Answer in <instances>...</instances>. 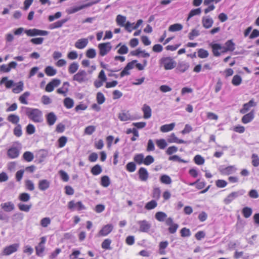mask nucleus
<instances>
[{
    "label": "nucleus",
    "mask_w": 259,
    "mask_h": 259,
    "mask_svg": "<svg viewBox=\"0 0 259 259\" xmlns=\"http://www.w3.org/2000/svg\"><path fill=\"white\" fill-rule=\"evenodd\" d=\"M139 178L142 181H146L149 177V173L145 167H140L138 170Z\"/></svg>",
    "instance_id": "obj_16"
},
{
    "label": "nucleus",
    "mask_w": 259,
    "mask_h": 259,
    "mask_svg": "<svg viewBox=\"0 0 259 259\" xmlns=\"http://www.w3.org/2000/svg\"><path fill=\"white\" fill-rule=\"evenodd\" d=\"M189 64L185 61H182L178 63L176 69L181 73L185 72L189 68Z\"/></svg>",
    "instance_id": "obj_23"
},
{
    "label": "nucleus",
    "mask_w": 259,
    "mask_h": 259,
    "mask_svg": "<svg viewBox=\"0 0 259 259\" xmlns=\"http://www.w3.org/2000/svg\"><path fill=\"white\" fill-rule=\"evenodd\" d=\"M157 146L161 149H164L167 145L165 140L163 139L157 140L156 141Z\"/></svg>",
    "instance_id": "obj_53"
},
{
    "label": "nucleus",
    "mask_w": 259,
    "mask_h": 259,
    "mask_svg": "<svg viewBox=\"0 0 259 259\" xmlns=\"http://www.w3.org/2000/svg\"><path fill=\"white\" fill-rule=\"evenodd\" d=\"M45 71L46 74L49 76H53L57 73L56 69L51 66L46 67Z\"/></svg>",
    "instance_id": "obj_39"
},
{
    "label": "nucleus",
    "mask_w": 259,
    "mask_h": 259,
    "mask_svg": "<svg viewBox=\"0 0 259 259\" xmlns=\"http://www.w3.org/2000/svg\"><path fill=\"white\" fill-rule=\"evenodd\" d=\"M256 105L253 99H251L248 103L243 105V108L241 110V112L244 114L248 111L250 107L255 106Z\"/></svg>",
    "instance_id": "obj_25"
},
{
    "label": "nucleus",
    "mask_w": 259,
    "mask_h": 259,
    "mask_svg": "<svg viewBox=\"0 0 259 259\" xmlns=\"http://www.w3.org/2000/svg\"><path fill=\"white\" fill-rule=\"evenodd\" d=\"M25 33L29 36H35L37 35L46 36L49 34V32L46 30L33 28L25 30Z\"/></svg>",
    "instance_id": "obj_7"
},
{
    "label": "nucleus",
    "mask_w": 259,
    "mask_h": 259,
    "mask_svg": "<svg viewBox=\"0 0 259 259\" xmlns=\"http://www.w3.org/2000/svg\"><path fill=\"white\" fill-rule=\"evenodd\" d=\"M67 142V138L65 136H61L58 140V147L62 148L64 147Z\"/></svg>",
    "instance_id": "obj_61"
},
{
    "label": "nucleus",
    "mask_w": 259,
    "mask_h": 259,
    "mask_svg": "<svg viewBox=\"0 0 259 259\" xmlns=\"http://www.w3.org/2000/svg\"><path fill=\"white\" fill-rule=\"evenodd\" d=\"M202 24L205 28L208 29L212 26L213 20L210 16H204L202 18Z\"/></svg>",
    "instance_id": "obj_15"
},
{
    "label": "nucleus",
    "mask_w": 259,
    "mask_h": 259,
    "mask_svg": "<svg viewBox=\"0 0 259 259\" xmlns=\"http://www.w3.org/2000/svg\"><path fill=\"white\" fill-rule=\"evenodd\" d=\"M7 120L13 124H16V125L19 124L20 118L19 116L16 114H11L8 115Z\"/></svg>",
    "instance_id": "obj_28"
},
{
    "label": "nucleus",
    "mask_w": 259,
    "mask_h": 259,
    "mask_svg": "<svg viewBox=\"0 0 259 259\" xmlns=\"http://www.w3.org/2000/svg\"><path fill=\"white\" fill-rule=\"evenodd\" d=\"M134 161L139 165L143 163L144 160V155L143 153L136 154L134 157Z\"/></svg>",
    "instance_id": "obj_34"
},
{
    "label": "nucleus",
    "mask_w": 259,
    "mask_h": 259,
    "mask_svg": "<svg viewBox=\"0 0 259 259\" xmlns=\"http://www.w3.org/2000/svg\"><path fill=\"white\" fill-rule=\"evenodd\" d=\"M85 8H88L87 4L79 6L72 7L68 10L67 13L69 14H73Z\"/></svg>",
    "instance_id": "obj_31"
},
{
    "label": "nucleus",
    "mask_w": 259,
    "mask_h": 259,
    "mask_svg": "<svg viewBox=\"0 0 259 259\" xmlns=\"http://www.w3.org/2000/svg\"><path fill=\"white\" fill-rule=\"evenodd\" d=\"M201 12V8H197L195 9L191 10V11L189 12L188 14V16L187 19V21H189V19L192 18V17L195 16V15H198L200 14Z\"/></svg>",
    "instance_id": "obj_48"
},
{
    "label": "nucleus",
    "mask_w": 259,
    "mask_h": 259,
    "mask_svg": "<svg viewBox=\"0 0 259 259\" xmlns=\"http://www.w3.org/2000/svg\"><path fill=\"white\" fill-rule=\"evenodd\" d=\"M18 198L22 202H27L30 200V196L27 193H22L19 195Z\"/></svg>",
    "instance_id": "obj_55"
},
{
    "label": "nucleus",
    "mask_w": 259,
    "mask_h": 259,
    "mask_svg": "<svg viewBox=\"0 0 259 259\" xmlns=\"http://www.w3.org/2000/svg\"><path fill=\"white\" fill-rule=\"evenodd\" d=\"M237 168L234 165H230L224 167L223 165L220 166L219 170L223 175H230L236 172Z\"/></svg>",
    "instance_id": "obj_9"
},
{
    "label": "nucleus",
    "mask_w": 259,
    "mask_h": 259,
    "mask_svg": "<svg viewBox=\"0 0 259 259\" xmlns=\"http://www.w3.org/2000/svg\"><path fill=\"white\" fill-rule=\"evenodd\" d=\"M1 207L6 212H11L15 209L14 203L11 201L2 203Z\"/></svg>",
    "instance_id": "obj_20"
},
{
    "label": "nucleus",
    "mask_w": 259,
    "mask_h": 259,
    "mask_svg": "<svg viewBox=\"0 0 259 259\" xmlns=\"http://www.w3.org/2000/svg\"><path fill=\"white\" fill-rule=\"evenodd\" d=\"M167 142L169 143H176L178 144H187L191 143L190 141H184L182 139H179L174 133L171 134L169 138L167 139Z\"/></svg>",
    "instance_id": "obj_14"
},
{
    "label": "nucleus",
    "mask_w": 259,
    "mask_h": 259,
    "mask_svg": "<svg viewBox=\"0 0 259 259\" xmlns=\"http://www.w3.org/2000/svg\"><path fill=\"white\" fill-rule=\"evenodd\" d=\"M253 118H254L253 112L252 111H251L249 113L244 115L242 117L241 120L243 123L246 124V123H248L250 122V121H251L253 119Z\"/></svg>",
    "instance_id": "obj_27"
},
{
    "label": "nucleus",
    "mask_w": 259,
    "mask_h": 259,
    "mask_svg": "<svg viewBox=\"0 0 259 259\" xmlns=\"http://www.w3.org/2000/svg\"><path fill=\"white\" fill-rule=\"evenodd\" d=\"M21 111L34 122L40 123L43 121L42 113L38 109L23 106Z\"/></svg>",
    "instance_id": "obj_1"
},
{
    "label": "nucleus",
    "mask_w": 259,
    "mask_h": 259,
    "mask_svg": "<svg viewBox=\"0 0 259 259\" xmlns=\"http://www.w3.org/2000/svg\"><path fill=\"white\" fill-rule=\"evenodd\" d=\"M68 208L72 211L75 209L80 211L85 209V207L81 201L75 203L74 200H71L68 203Z\"/></svg>",
    "instance_id": "obj_8"
},
{
    "label": "nucleus",
    "mask_w": 259,
    "mask_h": 259,
    "mask_svg": "<svg viewBox=\"0 0 259 259\" xmlns=\"http://www.w3.org/2000/svg\"><path fill=\"white\" fill-rule=\"evenodd\" d=\"M88 42L87 38L79 39L75 42L74 46L78 49H83L87 46Z\"/></svg>",
    "instance_id": "obj_21"
},
{
    "label": "nucleus",
    "mask_w": 259,
    "mask_h": 259,
    "mask_svg": "<svg viewBox=\"0 0 259 259\" xmlns=\"http://www.w3.org/2000/svg\"><path fill=\"white\" fill-rule=\"evenodd\" d=\"M51 222V219L49 217H46L44 218H42L40 222V225L46 228L49 225H50Z\"/></svg>",
    "instance_id": "obj_59"
},
{
    "label": "nucleus",
    "mask_w": 259,
    "mask_h": 259,
    "mask_svg": "<svg viewBox=\"0 0 259 259\" xmlns=\"http://www.w3.org/2000/svg\"><path fill=\"white\" fill-rule=\"evenodd\" d=\"M167 218V214L163 211H158L155 214V218L159 222H164Z\"/></svg>",
    "instance_id": "obj_30"
},
{
    "label": "nucleus",
    "mask_w": 259,
    "mask_h": 259,
    "mask_svg": "<svg viewBox=\"0 0 259 259\" xmlns=\"http://www.w3.org/2000/svg\"><path fill=\"white\" fill-rule=\"evenodd\" d=\"M22 157L26 161L30 162L33 160L34 155L30 151H26L23 153Z\"/></svg>",
    "instance_id": "obj_42"
},
{
    "label": "nucleus",
    "mask_w": 259,
    "mask_h": 259,
    "mask_svg": "<svg viewBox=\"0 0 259 259\" xmlns=\"http://www.w3.org/2000/svg\"><path fill=\"white\" fill-rule=\"evenodd\" d=\"M138 224L139 225V231L141 232H149L151 224L146 220L139 221Z\"/></svg>",
    "instance_id": "obj_10"
},
{
    "label": "nucleus",
    "mask_w": 259,
    "mask_h": 259,
    "mask_svg": "<svg viewBox=\"0 0 259 259\" xmlns=\"http://www.w3.org/2000/svg\"><path fill=\"white\" fill-rule=\"evenodd\" d=\"M64 105L66 108L70 109L73 107L74 101L69 97L66 98L64 100Z\"/></svg>",
    "instance_id": "obj_45"
},
{
    "label": "nucleus",
    "mask_w": 259,
    "mask_h": 259,
    "mask_svg": "<svg viewBox=\"0 0 259 259\" xmlns=\"http://www.w3.org/2000/svg\"><path fill=\"white\" fill-rule=\"evenodd\" d=\"M119 119L122 121H126L131 119V115L128 112H122L118 114Z\"/></svg>",
    "instance_id": "obj_40"
},
{
    "label": "nucleus",
    "mask_w": 259,
    "mask_h": 259,
    "mask_svg": "<svg viewBox=\"0 0 259 259\" xmlns=\"http://www.w3.org/2000/svg\"><path fill=\"white\" fill-rule=\"evenodd\" d=\"M68 18H65L62 20L56 21L54 23H51L49 26V28L50 29H54L61 27L64 23L67 22L68 21Z\"/></svg>",
    "instance_id": "obj_18"
},
{
    "label": "nucleus",
    "mask_w": 259,
    "mask_h": 259,
    "mask_svg": "<svg viewBox=\"0 0 259 259\" xmlns=\"http://www.w3.org/2000/svg\"><path fill=\"white\" fill-rule=\"evenodd\" d=\"M86 56L90 59H93L96 57L97 53L95 49H89L86 52Z\"/></svg>",
    "instance_id": "obj_57"
},
{
    "label": "nucleus",
    "mask_w": 259,
    "mask_h": 259,
    "mask_svg": "<svg viewBox=\"0 0 259 259\" xmlns=\"http://www.w3.org/2000/svg\"><path fill=\"white\" fill-rule=\"evenodd\" d=\"M61 80L59 79L54 78L49 82L46 87L45 90L48 92H51L54 91L55 87L60 85Z\"/></svg>",
    "instance_id": "obj_12"
},
{
    "label": "nucleus",
    "mask_w": 259,
    "mask_h": 259,
    "mask_svg": "<svg viewBox=\"0 0 259 259\" xmlns=\"http://www.w3.org/2000/svg\"><path fill=\"white\" fill-rule=\"evenodd\" d=\"M91 171L93 175L97 176L102 172V169L99 164H96L91 168Z\"/></svg>",
    "instance_id": "obj_43"
},
{
    "label": "nucleus",
    "mask_w": 259,
    "mask_h": 259,
    "mask_svg": "<svg viewBox=\"0 0 259 259\" xmlns=\"http://www.w3.org/2000/svg\"><path fill=\"white\" fill-rule=\"evenodd\" d=\"M160 181L161 183L168 185L170 184L172 182L170 177L166 175H162L160 177Z\"/></svg>",
    "instance_id": "obj_38"
},
{
    "label": "nucleus",
    "mask_w": 259,
    "mask_h": 259,
    "mask_svg": "<svg viewBox=\"0 0 259 259\" xmlns=\"http://www.w3.org/2000/svg\"><path fill=\"white\" fill-rule=\"evenodd\" d=\"M195 163L197 165H202L204 163L205 160L200 155H196L194 158Z\"/></svg>",
    "instance_id": "obj_62"
},
{
    "label": "nucleus",
    "mask_w": 259,
    "mask_h": 259,
    "mask_svg": "<svg viewBox=\"0 0 259 259\" xmlns=\"http://www.w3.org/2000/svg\"><path fill=\"white\" fill-rule=\"evenodd\" d=\"M13 133L15 136L20 137L22 135V126L21 124H17L13 130Z\"/></svg>",
    "instance_id": "obj_52"
},
{
    "label": "nucleus",
    "mask_w": 259,
    "mask_h": 259,
    "mask_svg": "<svg viewBox=\"0 0 259 259\" xmlns=\"http://www.w3.org/2000/svg\"><path fill=\"white\" fill-rule=\"evenodd\" d=\"M96 100L99 104H102L105 101V98L103 93L98 92L97 94Z\"/></svg>",
    "instance_id": "obj_64"
},
{
    "label": "nucleus",
    "mask_w": 259,
    "mask_h": 259,
    "mask_svg": "<svg viewBox=\"0 0 259 259\" xmlns=\"http://www.w3.org/2000/svg\"><path fill=\"white\" fill-rule=\"evenodd\" d=\"M208 55L209 53L208 51L203 49H199L198 50V56L200 58H206Z\"/></svg>",
    "instance_id": "obj_56"
},
{
    "label": "nucleus",
    "mask_w": 259,
    "mask_h": 259,
    "mask_svg": "<svg viewBox=\"0 0 259 259\" xmlns=\"http://www.w3.org/2000/svg\"><path fill=\"white\" fill-rule=\"evenodd\" d=\"M225 45L226 47L225 51L232 52L235 49V45L231 39L227 40Z\"/></svg>",
    "instance_id": "obj_32"
},
{
    "label": "nucleus",
    "mask_w": 259,
    "mask_h": 259,
    "mask_svg": "<svg viewBox=\"0 0 259 259\" xmlns=\"http://www.w3.org/2000/svg\"><path fill=\"white\" fill-rule=\"evenodd\" d=\"M159 64L165 70H171L176 66L177 62L170 57H163L159 60Z\"/></svg>",
    "instance_id": "obj_3"
},
{
    "label": "nucleus",
    "mask_w": 259,
    "mask_h": 259,
    "mask_svg": "<svg viewBox=\"0 0 259 259\" xmlns=\"http://www.w3.org/2000/svg\"><path fill=\"white\" fill-rule=\"evenodd\" d=\"M47 123L52 126L54 124L57 119V116L53 112H50L46 115Z\"/></svg>",
    "instance_id": "obj_19"
},
{
    "label": "nucleus",
    "mask_w": 259,
    "mask_h": 259,
    "mask_svg": "<svg viewBox=\"0 0 259 259\" xmlns=\"http://www.w3.org/2000/svg\"><path fill=\"white\" fill-rule=\"evenodd\" d=\"M69 83L68 82H64L61 88L57 89V92L58 94H62L64 96H66L67 93L68 92V87Z\"/></svg>",
    "instance_id": "obj_24"
},
{
    "label": "nucleus",
    "mask_w": 259,
    "mask_h": 259,
    "mask_svg": "<svg viewBox=\"0 0 259 259\" xmlns=\"http://www.w3.org/2000/svg\"><path fill=\"white\" fill-rule=\"evenodd\" d=\"M111 242L112 241L110 239L107 238L105 239L102 243V248L106 250H111V247H110V244Z\"/></svg>",
    "instance_id": "obj_47"
},
{
    "label": "nucleus",
    "mask_w": 259,
    "mask_h": 259,
    "mask_svg": "<svg viewBox=\"0 0 259 259\" xmlns=\"http://www.w3.org/2000/svg\"><path fill=\"white\" fill-rule=\"evenodd\" d=\"M127 134L133 133L134 136L131 138L132 141H135L137 140V138L139 137V133L138 130L136 128H128L126 132Z\"/></svg>",
    "instance_id": "obj_33"
},
{
    "label": "nucleus",
    "mask_w": 259,
    "mask_h": 259,
    "mask_svg": "<svg viewBox=\"0 0 259 259\" xmlns=\"http://www.w3.org/2000/svg\"><path fill=\"white\" fill-rule=\"evenodd\" d=\"M23 82L22 81L19 82L17 85L13 89V92L15 94L20 93L23 90Z\"/></svg>",
    "instance_id": "obj_54"
},
{
    "label": "nucleus",
    "mask_w": 259,
    "mask_h": 259,
    "mask_svg": "<svg viewBox=\"0 0 259 259\" xmlns=\"http://www.w3.org/2000/svg\"><path fill=\"white\" fill-rule=\"evenodd\" d=\"M110 184V180L108 176H104L101 179V185L104 187H107Z\"/></svg>",
    "instance_id": "obj_44"
},
{
    "label": "nucleus",
    "mask_w": 259,
    "mask_h": 259,
    "mask_svg": "<svg viewBox=\"0 0 259 259\" xmlns=\"http://www.w3.org/2000/svg\"><path fill=\"white\" fill-rule=\"evenodd\" d=\"M18 207L19 209L21 211L28 212L30 210V208H31L32 205H27L23 203H19L18 204Z\"/></svg>",
    "instance_id": "obj_51"
},
{
    "label": "nucleus",
    "mask_w": 259,
    "mask_h": 259,
    "mask_svg": "<svg viewBox=\"0 0 259 259\" xmlns=\"http://www.w3.org/2000/svg\"><path fill=\"white\" fill-rule=\"evenodd\" d=\"M19 244L14 243L9 246H6L3 250V254L6 255H9L17 251Z\"/></svg>",
    "instance_id": "obj_13"
},
{
    "label": "nucleus",
    "mask_w": 259,
    "mask_h": 259,
    "mask_svg": "<svg viewBox=\"0 0 259 259\" xmlns=\"http://www.w3.org/2000/svg\"><path fill=\"white\" fill-rule=\"evenodd\" d=\"M73 80L77 81L79 83L85 82L88 80L87 72L84 70L80 69L77 73L73 75Z\"/></svg>",
    "instance_id": "obj_6"
},
{
    "label": "nucleus",
    "mask_w": 259,
    "mask_h": 259,
    "mask_svg": "<svg viewBox=\"0 0 259 259\" xmlns=\"http://www.w3.org/2000/svg\"><path fill=\"white\" fill-rule=\"evenodd\" d=\"M242 213L244 218H248L252 213V209L247 206L244 207L242 209Z\"/></svg>",
    "instance_id": "obj_36"
},
{
    "label": "nucleus",
    "mask_w": 259,
    "mask_h": 259,
    "mask_svg": "<svg viewBox=\"0 0 259 259\" xmlns=\"http://www.w3.org/2000/svg\"><path fill=\"white\" fill-rule=\"evenodd\" d=\"M113 226L111 224H107L104 226L99 231V235L102 236L108 235L113 230Z\"/></svg>",
    "instance_id": "obj_17"
},
{
    "label": "nucleus",
    "mask_w": 259,
    "mask_h": 259,
    "mask_svg": "<svg viewBox=\"0 0 259 259\" xmlns=\"http://www.w3.org/2000/svg\"><path fill=\"white\" fill-rule=\"evenodd\" d=\"M211 47L212 50L213 54L215 57H219L221 56V53L219 52V50H221L222 53L227 52L225 51L226 47L222 46L220 44H213L211 45Z\"/></svg>",
    "instance_id": "obj_11"
},
{
    "label": "nucleus",
    "mask_w": 259,
    "mask_h": 259,
    "mask_svg": "<svg viewBox=\"0 0 259 259\" xmlns=\"http://www.w3.org/2000/svg\"><path fill=\"white\" fill-rule=\"evenodd\" d=\"M242 82L241 77L239 75H235L232 80V83L235 86L239 85Z\"/></svg>",
    "instance_id": "obj_49"
},
{
    "label": "nucleus",
    "mask_w": 259,
    "mask_h": 259,
    "mask_svg": "<svg viewBox=\"0 0 259 259\" xmlns=\"http://www.w3.org/2000/svg\"><path fill=\"white\" fill-rule=\"evenodd\" d=\"M15 144H17L18 147L13 145L7 151L8 156L11 159L17 158L20 154L21 145L19 142H16Z\"/></svg>",
    "instance_id": "obj_4"
},
{
    "label": "nucleus",
    "mask_w": 259,
    "mask_h": 259,
    "mask_svg": "<svg viewBox=\"0 0 259 259\" xmlns=\"http://www.w3.org/2000/svg\"><path fill=\"white\" fill-rule=\"evenodd\" d=\"M30 95L29 92H25L22 95H21L19 98L20 102L24 104H28V102L26 100V98Z\"/></svg>",
    "instance_id": "obj_50"
},
{
    "label": "nucleus",
    "mask_w": 259,
    "mask_h": 259,
    "mask_svg": "<svg viewBox=\"0 0 259 259\" xmlns=\"http://www.w3.org/2000/svg\"><path fill=\"white\" fill-rule=\"evenodd\" d=\"M175 126V123L166 124L160 127V131L163 133H166L172 131Z\"/></svg>",
    "instance_id": "obj_29"
},
{
    "label": "nucleus",
    "mask_w": 259,
    "mask_h": 259,
    "mask_svg": "<svg viewBox=\"0 0 259 259\" xmlns=\"http://www.w3.org/2000/svg\"><path fill=\"white\" fill-rule=\"evenodd\" d=\"M200 35L199 31L195 29L192 30L191 32L188 35V37L190 40H193L195 37Z\"/></svg>",
    "instance_id": "obj_63"
},
{
    "label": "nucleus",
    "mask_w": 259,
    "mask_h": 259,
    "mask_svg": "<svg viewBox=\"0 0 259 259\" xmlns=\"http://www.w3.org/2000/svg\"><path fill=\"white\" fill-rule=\"evenodd\" d=\"M183 25L179 23H176L169 26L168 30L170 32H175L181 30L183 29Z\"/></svg>",
    "instance_id": "obj_41"
},
{
    "label": "nucleus",
    "mask_w": 259,
    "mask_h": 259,
    "mask_svg": "<svg viewBox=\"0 0 259 259\" xmlns=\"http://www.w3.org/2000/svg\"><path fill=\"white\" fill-rule=\"evenodd\" d=\"M157 205V203L155 200H152L147 202L145 206V208L147 210H151L155 208Z\"/></svg>",
    "instance_id": "obj_46"
},
{
    "label": "nucleus",
    "mask_w": 259,
    "mask_h": 259,
    "mask_svg": "<svg viewBox=\"0 0 259 259\" xmlns=\"http://www.w3.org/2000/svg\"><path fill=\"white\" fill-rule=\"evenodd\" d=\"M99 55L102 56L106 55L111 50L112 46L110 42L101 43L98 45Z\"/></svg>",
    "instance_id": "obj_5"
},
{
    "label": "nucleus",
    "mask_w": 259,
    "mask_h": 259,
    "mask_svg": "<svg viewBox=\"0 0 259 259\" xmlns=\"http://www.w3.org/2000/svg\"><path fill=\"white\" fill-rule=\"evenodd\" d=\"M142 111L144 113V118L148 119L151 116L152 110L149 106L144 104L142 107Z\"/></svg>",
    "instance_id": "obj_26"
},
{
    "label": "nucleus",
    "mask_w": 259,
    "mask_h": 259,
    "mask_svg": "<svg viewBox=\"0 0 259 259\" xmlns=\"http://www.w3.org/2000/svg\"><path fill=\"white\" fill-rule=\"evenodd\" d=\"M79 65L77 62H72L68 67V72L70 74H74L78 70Z\"/></svg>",
    "instance_id": "obj_37"
},
{
    "label": "nucleus",
    "mask_w": 259,
    "mask_h": 259,
    "mask_svg": "<svg viewBox=\"0 0 259 259\" xmlns=\"http://www.w3.org/2000/svg\"><path fill=\"white\" fill-rule=\"evenodd\" d=\"M181 235L183 237H189L191 236V231L190 229L186 227L183 228L180 231Z\"/></svg>",
    "instance_id": "obj_60"
},
{
    "label": "nucleus",
    "mask_w": 259,
    "mask_h": 259,
    "mask_svg": "<svg viewBox=\"0 0 259 259\" xmlns=\"http://www.w3.org/2000/svg\"><path fill=\"white\" fill-rule=\"evenodd\" d=\"M50 185V182L47 180H41L38 182V189L42 191L47 190Z\"/></svg>",
    "instance_id": "obj_22"
},
{
    "label": "nucleus",
    "mask_w": 259,
    "mask_h": 259,
    "mask_svg": "<svg viewBox=\"0 0 259 259\" xmlns=\"http://www.w3.org/2000/svg\"><path fill=\"white\" fill-rule=\"evenodd\" d=\"M126 169L130 172H134L136 169V165L134 162H130L126 165Z\"/></svg>",
    "instance_id": "obj_58"
},
{
    "label": "nucleus",
    "mask_w": 259,
    "mask_h": 259,
    "mask_svg": "<svg viewBox=\"0 0 259 259\" xmlns=\"http://www.w3.org/2000/svg\"><path fill=\"white\" fill-rule=\"evenodd\" d=\"M126 17L121 15L117 16L116 18V21L118 25L123 27L126 23Z\"/></svg>",
    "instance_id": "obj_35"
},
{
    "label": "nucleus",
    "mask_w": 259,
    "mask_h": 259,
    "mask_svg": "<svg viewBox=\"0 0 259 259\" xmlns=\"http://www.w3.org/2000/svg\"><path fill=\"white\" fill-rule=\"evenodd\" d=\"M246 191L244 189H240L236 191L232 192L228 195L223 200V202L226 205L230 204L235 199L244 195Z\"/></svg>",
    "instance_id": "obj_2"
}]
</instances>
